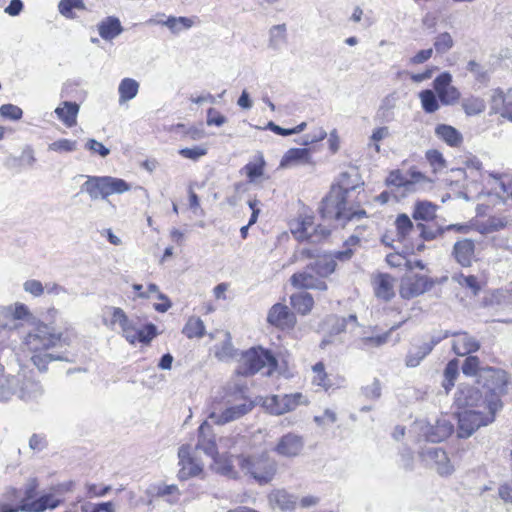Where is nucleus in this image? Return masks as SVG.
Segmentation results:
<instances>
[{"mask_svg":"<svg viewBox=\"0 0 512 512\" xmlns=\"http://www.w3.org/2000/svg\"><path fill=\"white\" fill-rule=\"evenodd\" d=\"M3 370L4 367L0 363V374ZM19 385L20 377L18 376H0V401H9L13 396L17 395V388Z\"/></svg>","mask_w":512,"mask_h":512,"instance_id":"nucleus-34","label":"nucleus"},{"mask_svg":"<svg viewBox=\"0 0 512 512\" xmlns=\"http://www.w3.org/2000/svg\"><path fill=\"white\" fill-rule=\"evenodd\" d=\"M458 406L464 410L458 414V436L470 437L478 428L494 421L495 413L501 408L498 399L483 400L475 388L461 390L456 398Z\"/></svg>","mask_w":512,"mask_h":512,"instance_id":"nucleus-2","label":"nucleus"},{"mask_svg":"<svg viewBox=\"0 0 512 512\" xmlns=\"http://www.w3.org/2000/svg\"><path fill=\"white\" fill-rule=\"evenodd\" d=\"M308 398L302 393L273 395L266 398L264 407L274 415H282L295 410L300 405H308Z\"/></svg>","mask_w":512,"mask_h":512,"instance_id":"nucleus-10","label":"nucleus"},{"mask_svg":"<svg viewBox=\"0 0 512 512\" xmlns=\"http://www.w3.org/2000/svg\"><path fill=\"white\" fill-rule=\"evenodd\" d=\"M179 472L178 477L186 480L191 477L199 476L203 471V463L194 455V449L191 445H182L178 450Z\"/></svg>","mask_w":512,"mask_h":512,"instance_id":"nucleus-14","label":"nucleus"},{"mask_svg":"<svg viewBox=\"0 0 512 512\" xmlns=\"http://www.w3.org/2000/svg\"><path fill=\"white\" fill-rule=\"evenodd\" d=\"M360 186L357 174L344 172L338 183L331 187L329 194L323 199L320 213L327 220L351 222L366 218V211L354 208L348 201V195Z\"/></svg>","mask_w":512,"mask_h":512,"instance_id":"nucleus-3","label":"nucleus"},{"mask_svg":"<svg viewBox=\"0 0 512 512\" xmlns=\"http://www.w3.org/2000/svg\"><path fill=\"white\" fill-rule=\"evenodd\" d=\"M311 270L294 273L291 278V284L298 289H315L320 291L327 290V284L323 279L313 275Z\"/></svg>","mask_w":512,"mask_h":512,"instance_id":"nucleus-22","label":"nucleus"},{"mask_svg":"<svg viewBox=\"0 0 512 512\" xmlns=\"http://www.w3.org/2000/svg\"><path fill=\"white\" fill-rule=\"evenodd\" d=\"M386 183L389 186L402 187L405 192L414 191V182L406 179L399 170L391 171L386 179Z\"/></svg>","mask_w":512,"mask_h":512,"instance_id":"nucleus-46","label":"nucleus"},{"mask_svg":"<svg viewBox=\"0 0 512 512\" xmlns=\"http://www.w3.org/2000/svg\"><path fill=\"white\" fill-rule=\"evenodd\" d=\"M123 27L117 17L109 16L98 24V32L102 39L113 40L123 32Z\"/></svg>","mask_w":512,"mask_h":512,"instance_id":"nucleus-33","label":"nucleus"},{"mask_svg":"<svg viewBox=\"0 0 512 512\" xmlns=\"http://www.w3.org/2000/svg\"><path fill=\"white\" fill-rule=\"evenodd\" d=\"M23 289L25 292L33 295L34 297H40L44 293V286L39 280L30 279L24 282Z\"/></svg>","mask_w":512,"mask_h":512,"instance_id":"nucleus-63","label":"nucleus"},{"mask_svg":"<svg viewBox=\"0 0 512 512\" xmlns=\"http://www.w3.org/2000/svg\"><path fill=\"white\" fill-rule=\"evenodd\" d=\"M224 339L220 344H217L214 349L215 356L221 361H228L235 357L236 350L231 341L229 332H224Z\"/></svg>","mask_w":512,"mask_h":512,"instance_id":"nucleus-40","label":"nucleus"},{"mask_svg":"<svg viewBox=\"0 0 512 512\" xmlns=\"http://www.w3.org/2000/svg\"><path fill=\"white\" fill-rule=\"evenodd\" d=\"M452 279L460 286L470 289L473 295H477L481 289L477 277L474 275H464L463 273H459L453 275Z\"/></svg>","mask_w":512,"mask_h":512,"instance_id":"nucleus-51","label":"nucleus"},{"mask_svg":"<svg viewBox=\"0 0 512 512\" xmlns=\"http://www.w3.org/2000/svg\"><path fill=\"white\" fill-rule=\"evenodd\" d=\"M207 147L203 145L194 146L191 148H183L179 150V154L186 158L193 161H197L201 157L205 156L207 154Z\"/></svg>","mask_w":512,"mask_h":512,"instance_id":"nucleus-59","label":"nucleus"},{"mask_svg":"<svg viewBox=\"0 0 512 512\" xmlns=\"http://www.w3.org/2000/svg\"><path fill=\"white\" fill-rule=\"evenodd\" d=\"M436 205L428 201H420L415 204L413 218L415 220L429 221L436 215Z\"/></svg>","mask_w":512,"mask_h":512,"instance_id":"nucleus-43","label":"nucleus"},{"mask_svg":"<svg viewBox=\"0 0 512 512\" xmlns=\"http://www.w3.org/2000/svg\"><path fill=\"white\" fill-rule=\"evenodd\" d=\"M80 510L81 512H115V507L112 502L98 504L85 502L81 504Z\"/></svg>","mask_w":512,"mask_h":512,"instance_id":"nucleus-58","label":"nucleus"},{"mask_svg":"<svg viewBox=\"0 0 512 512\" xmlns=\"http://www.w3.org/2000/svg\"><path fill=\"white\" fill-rule=\"evenodd\" d=\"M434 90L443 105H454L461 97L460 91L452 85V75L443 72L433 81Z\"/></svg>","mask_w":512,"mask_h":512,"instance_id":"nucleus-17","label":"nucleus"},{"mask_svg":"<svg viewBox=\"0 0 512 512\" xmlns=\"http://www.w3.org/2000/svg\"><path fill=\"white\" fill-rule=\"evenodd\" d=\"M156 494L161 497L168 496L169 497L168 501L170 503L176 502L180 496L179 489L174 484H171V485L161 484V485L157 486Z\"/></svg>","mask_w":512,"mask_h":512,"instance_id":"nucleus-57","label":"nucleus"},{"mask_svg":"<svg viewBox=\"0 0 512 512\" xmlns=\"http://www.w3.org/2000/svg\"><path fill=\"white\" fill-rule=\"evenodd\" d=\"M312 373L313 385L321 387L325 390L331 386V381L325 372L324 364L322 362H318L312 367Z\"/></svg>","mask_w":512,"mask_h":512,"instance_id":"nucleus-48","label":"nucleus"},{"mask_svg":"<svg viewBox=\"0 0 512 512\" xmlns=\"http://www.w3.org/2000/svg\"><path fill=\"white\" fill-rule=\"evenodd\" d=\"M426 158L434 168V171L441 170L445 167V159L443 158V155L437 150L427 151Z\"/></svg>","mask_w":512,"mask_h":512,"instance_id":"nucleus-62","label":"nucleus"},{"mask_svg":"<svg viewBox=\"0 0 512 512\" xmlns=\"http://www.w3.org/2000/svg\"><path fill=\"white\" fill-rule=\"evenodd\" d=\"M213 459L212 468L219 474L229 477L236 478L237 472L234 469L230 456L226 454H218Z\"/></svg>","mask_w":512,"mask_h":512,"instance_id":"nucleus-38","label":"nucleus"},{"mask_svg":"<svg viewBox=\"0 0 512 512\" xmlns=\"http://www.w3.org/2000/svg\"><path fill=\"white\" fill-rule=\"evenodd\" d=\"M456 261L463 267H469L475 256V244L471 239L457 241L453 247Z\"/></svg>","mask_w":512,"mask_h":512,"instance_id":"nucleus-27","label":"nucleus"},{"mask_svg":"<svg viewBox=\"0 0 512 512\" xmlns=\"http://www.w3.org/2000/svg\"><path fill=\"white\" fill-rule=\"evenodd\" d=\"M286 42L285 24L275 25L269 31V47L278 50Z\"/></svg>","mask_w":512,"mask_h":512,"instance_id":"nucleus-45","label":"nucleus"},{"mask_svg":"<svg viewBox=\"0 0 512 512\" xmlns=\"http://www.w3.org/2000/svg\"><path fill=\"white\" fill-rule=\"evenodd\" d=\"M435 93L436 92L429 89L423 90L419 93L422 109L426 113H434L440 108V104Z\"/></svg>","mask_w":512,"mask_h":512,"instance_id":"nucleus-44","label":"nucleus"},{"mask_svg":"<svg viewBox=\"0 0 512 512\" xmlns=\"http://www.w3.org/2000/svg\"><path fill=\"white\" fill-rule=\"evenodd\" d=\"M111 314V326L118 324L121 328L122 336L131 344L136 342L148 344L156 335V326L148 324L143 328H136L129 320L123 309L119 307H108Z\"/></svg>","mask_w":512,"mask_h":512,"instance_id":"nucleus-7","label":"nucleus"},{"mask_svg":"<svg viewBox=\"0 0 512 512\" xmlns=\"http://www.w3.org/2000/svg\"><path fill=\"white\" fill-rule=\"evenodd\" d=\"M182 333L189 339L201 338L205 334L204 322L200 318L192 316L183 327Z\"/></svg>","mask_w":512,"mask_h":512,"instance_id":"nucleus-42","label":"nucleus"},{"mask_svg":"<svg viewBox=\"0 0 512 512\" xmlns=\"http://www.w3.org/2000/svg\"><path fill=\"white\" fill-rule=\"evenodd\" d=\"M0 115L10 120H20L23 115V111L20 107L13 104H4L0 107Z\"/></svg>","mask_w":512,"mask_h":512,"instance_id":"nucleus-60","label":"nucleus"},{"mask_svg":"<svg viewBox=\"0 0 512 512\" xmlns=\"http://www.w3.org/2000/svg\"><path fill=\"white\" fill-rule=\"evenodd\" d=\"M277 367L276 358L262 347H252L242 353L237 367V373L243 376L254 375L263 371L271 375Z\"/></svg>","mask_w":512,"mask_h":512,"instance_id":"nucleus-6","label":"nucleus"},{"mask_svg":"<svg viewBox=\"0 0 512 512\" xmlns=\"http://www.w3.org/2000/svg\"><path fill=\"white\" fill-rule=\"evenodd\" d=\"M292 234L299 240H310L311 242L320 241L329 235V230L321 226H314L312 216H299L292 221Z\"/></svg>","mask_w":512,"mask_h":512,"instance_id":"nucleus-11","label":"nucleus"},{"mask_svg":"<svg viewBox=\"0 0 512 512\" xmlns=\"http://www.w3.org/2000/svg\"><path fill=\"white\" fill-rule=\"evenodd\" d=\"M44 394V389L40 382L31 379H20V385L17 388V396L27 402L38 401Z\"/></svg>","mask_w":512,"mask_h":512,"instance_id":"nucleus-28","label":"nucleus"},{"mask_svg":"<svg viewBox=\"0 0 512 512\" xmlns=\"http://www.w3.org/2000/svg\"><path fill=\"white\" fill-rule=\"evenodd\" d=\"M61 500L53 493L42 494L32 502H26L24 505H11L4 503L0 505V512H44L47 509L53 510Z\"/></svg>","mask_w":512,"mask_h":512,"instance_id":"nucleus-13","label":"nucleus"},{"mask_svg":"<svg viewBox=\"0 0 512 512\" xmlns=\"http://www.w3.org/2000/svg\"><path fill=\"white\" fill-rule=\"evenodd\" d=\"M451 335L454 337L452 349L458 356L471 354L480 348V343L467 332H456Z\"/></svg>","mask_w":512,"mask_h":512,"instance_id":"nucleus-25","label":"nucleus"},{"mask_svg":"<svg viewBox=\"0 0 512 512\" xmlns=\"http://www.w3.org/2000/svg\"><path fill=\"white\" fill-rule=\"evenodd\" d=\"M397 240L404 241L413 229V223L406 214H400L395 220Z\"/></svg>","mask_w":512,"mask_h":512,"instance_id":"nucleus-49","label":"nucleus"},{"mask_svg":"<svg viewBox=\"0 0 512 512\" xmlns=\"http://www.w3.org/2000/svg\"><path fill=\"white\" fill-rule=\"evenodd\" d=\"M373 290L377 298L390 301L395 296L396 280L389 274L379 273L372 278Z\"/></svg>","mask_w":512,"mask_h":512,"instance_id":"nucleus-20","label":"nucleus"},{"mask_svg":"<svg viewBox=\"0 0 512 512\" xmlns=\"http://www.w3.org/2000/svg\"><path fill=\"white\" fill-rule=\"evenodd\" d=\"M491 108L503 118L512 121V89L495 90L491 99Z\"/></svg>","mask_w":512,"mask_h":512,"instance_id":"nucleus-23","label":"nucleus"},{"mask_svg":"<svg viewBox=\"0 0 512 512\" xmlns=\"http://www.w3.org/2000/svg\"><path fill=\"white\" fill-rule=\"evenodd\" d=\"M139 91V83L132 78H124L121 80L118 93H119V103L123 104L127 101L132 100L136 97Z\"/></svg>","mask_w":512,"mask_h":512,"instance_id":"nucleus-39","label":"nucleus"},{"mask_svg":"<svg viewBox=\"0 0 512 512\" xmlns=\"http://www.w3.org/2000/svg\"><path fill=\"white\" fill-rule=\"evenodd\" d=\"M86 178L81 186V191L86 193L91 200H106L103 176H87Z\"/></svg>","mask_w":512,"mask_h":512,"instance_id":"nucleus-32","label":"nucleus"},{"mask_svg":"<svg viewBox=\"0 0 512 512\" xmlns=\"http://www.w3.org/2000/svg\"><path fill=\"white\" fill-rule=\"evenodd\" d=\"M432 287V282L424 275L407 273L401 280L399 293L404 299L417 297Z\"/></svg>","mask_w":512,"mask_h":512,"instance_id":"nucleus-15","label":"nucleus"},{"mask_svg":"<svg viewBox=\"0 0 512 512\" xmlns=\"http://www.w3.org/2000/svg\"><path fill=\"white\" fill-rule=\"evenodd\" d=\"M509 224L505 216H493L487 220L478 223L476 229L481 234H490L504 229Z\"/></svg>","mask_w":512,"mask_h":512,"instance_id":"nucleus-37","label":"nucleus"},{"mask_svg":"<svg viewBox=\"0 0 512 512\" xmlns=\"http://www.w3.org/2000/svg\"><path fill=\"white\" fill-rule=\"evenodd\" d=\"M267 321L277 328L291 329L296 323V317L288 306L282 303H276L269 309Z\"/></svg>","mask_w":512,"mask_h":512,"instance_id":"nucleus-18","label":"nucleus"},{"mask_svg":"<svg viewBox=\"0 0 512 512\" xmlns=\"http://www.w3.org/2000/svg\"><path fill=\"white\" fill-rule=\"evenodd\" d=\"M453 424L446 417L442 416L431 423L426 420H417L412 425V431L418 433L425 440L437 443L448 438L453 432Z\"/></svg>","mask_w":512,"mask_h":512,"instance_id":"nucleus-9","label":"nucleus"},{"mask_svg":"<svg viewBox=\"0 0 512 512\" xmlns=\"http://www.w3.org/2000/svg\"><path fill=\"white\" fill-rule=\"evenodd\" d=\"M264 161L261 159V163H248L244 166L243 170L246 172L250 182H255L257 178L261 177L264 172Z\"/></svg>","mask_w":512,"mask_h":512,"instance_id":"nucleus-61","label":"nucleus"},{"mask_svg":"<svg viewBox=\"0 0 512 512\" xmlns=\"http://www.w3.org/2000/svg\"><path fill=\"white\" fill-rule=\"evenodd\" d=\"M462 108L469 116L478 115L485 110V103L478 97H470L463 100Z\"/></svg>","mask_w":512,"mask_h":512,"instance_id":"nucleus-53","label":"nucleus"},{"mask_svg":"<svg viewBox=\"0 0 512 512\" xmlns=\"http://www.w3.org/2000/svg\"><path fill=\"white\" fill-rule=\"evenodd\" d=\"M449 335V331H444L438 336L432 337L429 343H424L423 345L410 350L406 356V365L408 367L418 366L420 362L432 351L433 347Z\"/></svg>","mask_w":512,"mask_h":512,"instance_id":"nucleus-21","label":"nucleus"},{"mask_svg":"<svg viewBox=\"0 0 512 512\" xmlns=\"http://www.w3.org/2000/svg\"><path fill=\"white\" fill-rule=\"evenodd\" d=\"M209 425L204 422L199 427V437L195 450H201L208 456L214 458L219 453L217 452V444L213 435L209 433Z\"/></svg>","mask_w":512,"mask_h":512,"instance_id":"nucleus-29","label":"nucleus"},{"mask_svg":"<svg viewBox=\"0 0 512 512\" xmlns=\"http://www.w3.org/2000/svg\"><path fill=\"white\" fill-rule=\"evenodd\" d=\"M303 448L304 440L302 436L294 433H287L279 439L274 450L280 456L292 458L300 455Z\"/></svg>","mask_w":512,"mask_h":512,"instance_id":"nucleus-19","label":"nucleus"},{"mask_svg":"<svg viewBox=\"0 0 512 512\" xmlns=\"http://www.w3.org/2000/svg\"><path fill=\"white\" fill-rule=\"evenodd\" d=\"M58 10L64 17L73 19L76 17L73 10H86V5L82 0H61L58 4Z\"/></svg>","mask_w":512,"mask_h":512,"instance_id":"nucleus-47","label":"nucleus"},{"mask_svg":"<svg viewBox=\"0 0 512 512\" xmlns=\"http://www.w3.org/2000/svg\"><path fill=\"white\" fill-rule=\"evenodd\" d=\"M399 327H400V324H397V325L392 326L388 332H386L382 335L363 337L361 339V343L364 347H379V346L387 343L391 332L395 329H398Z\"/></svg>","mask_w":512,"mask_h":512,"instance_id":"nucleus-55","label":"nucleus"},{"mask_svg":"<svg viewBox=\"0 0 512 512\" xmlns=\"http://www.w3.org/2000/svg\"><path fill=\"white\" fill-rule=\"evenodd\" d=\"M422 460L427 466L433 468L441 476L453 473L454 467L444 450L438 447H429L420 452Z\"/></svg>","mask_w":512,"mask_h":512,"instance_id":"nucleus-16","label":"nucleus"},{"mask_svg":"<svg viewBox=\"0 0 512 512\" xmlns=\"http://www.w3.org/2000/svg\"><path fill=\"white\" fill-rule=\"evenodd\" d=\"M436 136L451 147H458L463 142L462 134L453 126L439 124L435 128Z\"/></svg>","mask_w":512,"mask_h":512,"instance_id":"nucleus-35","label":"nucleus"},{"mask_svg":"<svg viewBox=\"0 0 512 512\" xmlns=\"http://www.w3.org/2000/svg\"><path fill=\"white\" fill-rule=\"evenodd\" d=\"M310 150L306 148H291L281 159L280 168L288 169L301 165H312Z\"/></svg>","mask_w":512,"mask_h":512,"instance_id":"nucleus-24","label":"nucleus"},{"mask_svg":"<svg viewBox=\"0 0 512 512\" xmlns=\"http://www.w3.org/2000/svg\"><path fill=\"white\" fill-rule=\"evenodd\" d=\"M147 23L163 25L167 27L173 34H178L181 31L190 29L194 25V19L184 16H169L166 20L150 19Z\"/></svg>","mask_w":512,"mask_h":512,"instance_id":"nucleus-31","label":"nucleus"},{"mask_svg":"<svg viewBox=\"0 0 512 512\" xmlns=\"http://www.w3.org/2000/svg\"><path fill=\"white\" fill-rule=\"evenodd\" d=\"M79 105L76 102L64 101L56 109L57 118L68 128L77 124V116L79 113Z\"/></svg>","mask_w":512,"mask_h":512,"instance_id":"nucleus-30","label":"nucleus"},{"mask_svg":"<svg viewBox=\"0 0 512 512\" xmlns=\"http://www.w3.org/2000/svg\"><path fill=\"white\" fill-rule=\"evenodd\" d=\"M268 502L272 509H279L283 512L293 511L297 506V498L284 489L269 493Z\"/></svg>","mask_w":512,"mask_h":512,"instance_id":"nucleus-26","label":"nucleus"},{"mask_svg":"<svg viewBox=\"0 0 512 512\" xmlns=\"http://www.w3.org/2000/svg\"><path fill=\"white\" fill-rule=\"evenodd\" d=\"M25 330L21 336V348L27 351L32 363L40 370L46 371L49 363L63 358L50 352L53 348L68 345L69 342L63 333L57 332L55 328L47 323L36 320L32 315L24 323H21Z\"/></svg>","mask_w":512,"mask_h":512,"instance_id":"nucleus-1","label":"nucleus"},{"mask_svg":"<svg viewBox=\"0 0 512 512\" xmlns=\"http://www.w3.org/2000/svg\"><path fill=\"white\" fill-rule=\"evenodd\" d=\"M479 359L476 356H469L464 361V364L462 366V371L467 376H474L476 375L478 369H479Z\"/></svg>","mask_w":512,"mask_h":512,"instance_id":"nucleus-64","label":"nucleus"},{"mask_svg":"<svg viewBox=\"0 0 512 512\" xmlns=\"http://www.w3.org/2000/svg\"><path fill=\"white\" fill-rule=\"evenodd\" d=\"M240 468L245 474L252 476L260 484L270 482L276 473V463L267 455L238 458Z\"/></svg>","mask_w":512,"mask_h":512,"instance_id":"nucleus-8","label":"nucleus"},{"mask_svg":"<svg viewBox=\"0 0 512 512\" xmlns=\"http://www.w3.org/2000/svg\"><path fill=\"white\" fill-rule=\"evenodd\" d=\"M487 372L494 381L493 389L498 392H503L508 384V375L505 371L500 369L488 368Z\"/></svg>","mask_w":512,"mask_h":512,"instance_id":"nucleus-54","label":"nucleus"},{"mask_svg":"<svg viewBox=\"0 0 512 512\" xmlns=\"http://www.w3.org/2000/svg\"><path fill=\"white\" fill-rule=\"evenodd\" d=\"M32 319V313L23 303H15L9 306H0V328L20 329L21 323Z\"/></svg>","mask_w":512,"mask_h":512,"instance_id":"nucleus-12","label":"nucleus"},{"mask_svg":"<svg viewBox=\"0 0 512 512\" xmlns=\"http://www.w3.org/2000/svg\"><path fill=\"white\" fill-rule=\"evenodd\" d=\"M290 300L293 308L303 315L309 313L314 305L313 297L306 292L293 294Z\"/></svg>","mask_w":512,"mask_h":512,"instance_id":"nucleus-41","label":"nucleus"},{"mask_svg":"<svg viewBox=\"0 0 512 512\" xmlns=\"http://www.w3.org/2000/svg\"><path fill=\"white\" fill-rule=\"evenodd\" d=\"M104 178V189L105 197L108 199L114 194H123L131 189V185L125 180L113 176H103Z\"/></svg>","mask_w":512,"mask_h":512,"instance_id":"nucleus-36","label":"nucleus"},{"mask_svg":"<svg viewBox=\"0 0 512 512\" xmlns=\"http://www.w3.org/2000/svg\"><path fill=\"white\" fill-rule=\"evenodd\" d=\"M352 255L353 252L351 249L337 251L335 253H320L316 249L303 248L294 254V258L295 261L304 259L313 260L307 265V269L315 272L320 279H323L334 273L337 266L336 260L347 261Z\"/></svg>","mask_w":512,"mask_h":512,"instance_id":"nucleus-5","label":"nucleus"},{"mask_svg":"<svg viewBox=\"0 0 512 512\" xmlns=\"http://www.w3.org/2000/svg\"><path fill=\"white\" fill-rule=\"evenodd\" d=\"M458 375V362L457 360H451L444 370V381L443 387L448 393L455 384V380Z\"/></svg>","mask_w":512,"mask_h":512,"instance_id":"nucleus-52","label":"nucleus"},{"mask_svg":"<svg viewBox=\"0 0 512 512\" xmlns=\"http://www.w3.org/2000/svg\"><path fill=\"white\" fill-rule=\"evenodd\" d=\"M77 141L61 138L55 140L54 142L48 145V151L56 152V153H71L77 150Z\"/></svg>","mask_w":512,"mask_h":512,"instance_id":"nucleus-50","label":"nucleus"},{"mask_svg":"<svg viewBox=\"0 0 512 512\" xmlns=\"http://www.w3.org/2000/svg\"><path fill=\"white\" fill-rule=\"evenodd\" d=\"M454 45V41L450 33L443 32L439 34L434 41V47L437 53L444 54Z\"/></svg>","mask_w":512,"mask_h":512,"instance_id":"nucleus-56","label":"nucleus"},{"mask_svg":"<svg viewBox=\"0 0 512 512\" xmlns=\"http://www.w3.org/2000/svg\"><path fill=\"white\" fill-rule=\"evenodd\" d=\"M253 402L241 390H224L213 398L208 409V419L216 425H224L248 414Z\"/></svg>","mask_w":512,"mask_h":512,"instance_id":"nucleus-4","label":"nucleus"}]
</instances>
